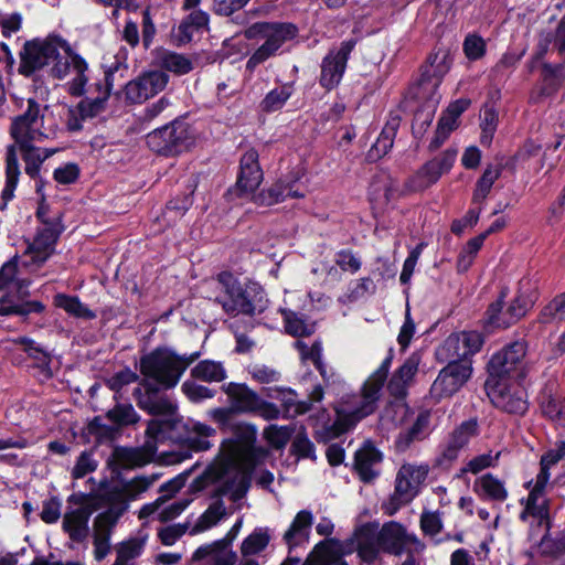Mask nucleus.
I'll list each match as a JSON object with an SVG mask.
<instances>
[{"label": "nucleus", "instance_id": "10", "mask_svg": "<svg viewBox=\"0 0 565 565\" xmlns=\"http://www.w3.org/2000/svg\"><path fill=\"white\" fill-rule=\"evenodd\" d=\"M58 40L60 36H47L45 40L28 41L20 53L19 72L30 76L44 67L49 71L60 52Z\"/></svg>", "mask_w": 565, "mask_h": 565}, {"label": "nucleus", "instance_id": "24", "mask_svg": "<svg viewBox=\"0 0 565 565\" xmlns=\"http://www.w3.org/2000/svg\"><path fill=\"white\" fill-rule=\"evenodd\" d=\"M422 356L418 352L412 353L391 377L387 390L396 399H403L407 387L418 371Z\"/></svg>", "mask_w": 565, "mask_h": 565}, {"label": "nucleus", "instance_id": "53", "mask_svg": "<svg viewBox=\"0 0 565 565\" xmlns=\"http://www.w3.org/2000/svg\"><path fill=\"white\" fill-rule=\"evenodd\" d=\"M430 70L427 71L433 77L440 81L450 70L451 57L450 54L445 50H438L431 53L427 60Z\"/></svg>", "mask_w": 565, "mask_h": 565}, {"label": "nucleus", "instance_id": "56", "mask_svg": "<svg viewBox=\"0 0 565 565\" xmlns=\"http://www.w3.org/2000/svg\"><path fill=\"white\" fill-rule=\"evenodd\" d=\"M113 457L120 468H134L145 463L141 451L134 448L117 447Z\"/></svg>", "mask_w": 565, "mask_h": 565}, {"label": "nucleus", "instance_id": "6", "mask_svg": "<svg viewBox=\"0 0 565 565\" xmlns=\"http://www.w3.org/2000/svg\"><path fill=\"white\" fill-rule=\"evenodd\" d=\"M222 391L237 414H256L266 420L279 417L280 411L275 404L263 399L244 383L230 382L222 386Z\"/></svg>", "mask_w": 565, "mask_h": 565}, {"label": "nucleus", "instance_id": "14", "mask_svg": "<svg viewBox=\"0 0 565 565\" xmlns=\"http://www.w3.org/2000/svg\"><path fill=\"white\" fill-rule=\"evenodd\" d=\"M472 366L470 361H449L439 372L430 387V394L436 399L449 397L457 393L471 377Z\"/></svg>", "mask_w": 565, "mask_h": 565}, {"label": "nucleus", "instance_id": "23", "mask_svg": "<svg viewBox=\"0 0 565 565\" xmlns=\"http://www.w3.org/2000/svg\"><path fill=\"white\" fill-rule=\"evenodd\" d=\"M263 180V171L258 164V153L247 150L241 159V171L236 182V191L242 195L252 194Z\"/></svg>", "mask_w": 565, "mask_h": 565}, {"label": "nucleus", "instance_id": "16", "mask_svg": "<svg viewBox=\"0 0 565 565\" xmlns=\"http://www.w3.org/2000/svg\"><path fill=\"white\" fill-rule=\"evenodd\" d=\"M456 157L457 151L448 149L438 157L426 162L412 178L408 179L406 182L407 190L412 192L423 191L436 183L444 173H447L451 169Z\"/></svg>", "mask_w": 565, "mask_h": 565}, {"label": "nucleus", "instance_id": "3", "mask_svg": "<svg viewBox=\"0 0 565 565\" xmlns=\"http://www.w3.org/2000/svg\"><path fill=\"white\" fill-rule=\"evenodd\" d=\"M391 363L392 358L387 356L364 382L361 396L352 404L345 403L337 408V418L333 424L335 436L352 429L361 419L375 412Z\"/></svg>", "mask_w": 565, "mask_h": 565}, {"label": "nucleus", "instance_id": "18", "mask_svg": "<svg viewBox=\"0 0 565 565\" xmlns=\"http://www.w3.org/2000/svg\"><path fill=\"white\" fill-rule=\"evenodd\" d=\"M140 385L134 391V396L138 406L151 415L173 416L177 413L178 405L168 396L158 395L161 387L151 382L141 381Z\"/></svg>", "mask_w": 565, "mask_h": 565}, {"label": "nucleus", "instance_id": "51", "mask_svg": "<svg viewBox=\"0 0 565 565\" xmlns=\"http://www.w3.org/2000/svg\"><path fill=\"white\" fill-rule=\"evenodd\" d=\"M238 415L230 405L227 407H216L207 412V416L218 425L224 431L236 433L239 425L234 422V416Z\"/></svg>", "mask_w": 565, "mask_h": 565}, {"label": "nucleus", "instance_id": "20", "mask_svg": "<svg viewBox=\"0 0 565 565\" xmlns=\"http://www.w3.org/2000/svg\"><path fill=\"white\" fill-rule=\"evenodd\" d=\"M94 509L87 503L68 507L63 515L62 529L70 540L84 543L90 534L89 520Z\"/></svg>", "mask_w": 565, "mask_h": 565}, {"label": "nucleus", "instance_id": "8", "mask_svg": "<svg viewBox=\"0 0 565 565\" xmlns=\"http://www.w3.org/2000/svg\"><path fill=\"white\" fill-rule=\"evenodd\" d=\"M193 137L184 121H173L147 135L148 147L158 154L174 156L190 148Z\"/></svg>", "mask_w": 565, "mask_h": 565}, {"label": "nucleus", "instance_id": "22", "mask_svg": "<svg viewBox=\"0 0 565 565\" xmlns=\"http://www.w3.org/2000/svg\"><path fill=\"white\" fill-rule=\"evenodd\" d=\"M118 522V513L102 512L93 523V544L94 557L96 561H103L110 552V535L114 526Z\"/></svg>", "mask_w": 565, "mask_h": 565}, {"label": "nucleus", "instance_id": "17", "mask_svg": "<svg viewBox=\"0 0 565 565\" xmlns=\"http://www.w3.org/2000/svg\"><path fill=\"white\" fill-rule=\"evenodd\" d=\"M355 42L353 40L344 41L338 50H332L323 58L321 64L320 84L327 89H332L341 82L349 55L351 54Z\"/></svg>", "mask_w": 565, "mask_h": 565}, {"label": "nucleus", "instance_id": "27", "mask_svg": "<svg viewBox=\"0 0 565 565\" xmlns=\"http://www.w3.org/2000/svg\"><path fill=\"white\" fill-rule=\"evenodd\" d=\"M277 395L269 394L270 397L281 399L285 412L288 416L305 414L311 409L313 403L321 402L323 398V388L316 385L309 394V401L299 402L297 394L291 390H276Z\"/></svg>", "mask_w": 565, "mask_h": 565}, {"label": "nucleus", "instance_id": "34", "mask_svg": "<svg viewBox=\"0 0 565 565\" xmlns=\"http://www.w3.org/2000/svg\"><path fill=\"white\" fill-rule=\"evenodd\" d=\"M226 541L218 540L209 545L200 546L193 554V559L212 556L214 565H234L237 555L233 551H225Z\"/></svg>", "mask_w": 565, "mask_h": 565}, {"label": "nucleus", "instance_id": "59", "mask_svg": "<svg viewBox=\"0 0 565 565\" xmlns=\"http://www.w3.org/2000/svg\"><path fill=\"white\" fill-rule=\"evenodd\" d=\"M529 309V301L523 296H518L513 299V301L509 305L507 310V317L504 319H500L495 321L501 326H512L516 321H519L523 316H525Z\"/></svg>", "mask_w": 565, "mask_h": 565}, {"label": "nucleus", "instance_id": "55", "mask_svg": "<svg viewBox=\"0 0 565 565\" xmlns=\"http://www.w3.org/2000/svg\"><path fill=\"white\" fill-rule=\"evenodd\" d=\"M157 480L152 476H138L131 480L125 481L121 487L124 488V495H127L130 501L136 500L140 494L146 492Z\"/></svg>", "mask_w": 565, "mask_h": 565}, {"label": "nucleus", "instance_id": "49", "mask_svg": "<svg viewBox=\"0 0 565 565\" xmlns=\"http://www.w3.org/2000/svg\"><path fill=\"white\" fill-rule=\"evenodd\" d=\"M294 93L291 84H286L270 90L262 102L265 111L271 113L279 110L286 104Z\"/></svg>", "mask_w": 565, "mask_h": 565}, {"label": "nucleus", "instance_id": "37", "mask_svg": "<svg viewBox=\"0 0 565 565\" xmlns=\"http://www.w3.org/2000/svg\"><path fill=\"white\" fill-rule=\"evenodd\" d=\"M398 125L399 120L396 117L392 118V120L386 124L375 143L367 152V158L370 160H377L388 152L393 146Z\"/></svg>", "mask_w": 565, "mask_h": 565}, {"label": "nucleus", "instance_id": "50", "mask_svg": "<svg viewBox=\"0 0 565 565\" xmlns=\"http://www.w3.org/2000/svg\"><path fill=\"white\" fill-rule=\"evenodd\" d=\"M17 263L15 260H9L0 268V290L6 289L11 284L15 285L18 288V292L26 296V288L29 286L28 280H15L17 277Z\"/></svg>", "mask_w": 565, "mask_h": 565}, {"label": "nucleus", "instance_id": "13", "mask_svg": "<svg viewBox=\"0 0 565 565\" xmlns=\"http://www.w3.org/2000/svg\"><path fill=\"white\" fill-rule=\"evenodd\" d=\"M62 231L61 224H46L40 227L23 253V265L30 268L42 266L55 252Z\"/></svg>", "mask_w": 565, "mask_h": 565}, {"label": "nucleus", "instance_id": "54", "mask_svg": "<svg viewBox=\"0 0 565 565\" xmlns=\"http://www.w3.org/2000/svg\"><path fill=\"white\" fill-rule=\"evenodd\" d=\"M106 416L110 422L118 426L132 425L139 420V415L136 413L131 404H117L107 412Z\"/></svg>", "mask_w": 565, "mask_h": 565}, {"label": "nucleus", "instance_id": "47", "mask_svg": "<svg viewBox=\"0 0 565 565\" xmlns=\"http://www.w3.org/2000/svg\"><path fill=\"white\" fill-rule=\"evenodd\" d=\"M44 305L40 301H26L23 303H17L12 301L10 296H3L0 299V315L1 316H28L32 312H42Z\"/></svg>", "mask_w": 565, "mask_h": 565}, {"label": "nucleus", "instance_id": "32", "mask_svg": "<svg viewBox=\"0 0 565 565\" xmlns=\"http://www.w3.org/2000/svg\"><path fill=\"white\" fill-rule=\"evenodd\" d=\"M408 423L411 426L401 431L396 440L397 447L402 450L408 448L413 441L423 440L428 435L430 414L420 412Z\"/></svg>", "mask_w": 565, "mask_h": 565}, {"label": "nucleus", "instance_id": "46", "mask_svg": "<svg viewBox=\"0 0 565 565\" xmlns=\"http://www.w3.org/2000/svg\"><path fill=\"white\" fill-rule=\"evenodd\" d=\"M186 428L190 434L195 435L194 437L189 438L191 448L198 451H202L212 447L209 438L216 435V430L213 427L200 422H190Z\"/></svg>", "mask_w": 565, "mask_h": 565}, {"label": "nucleus", "instance_id": "35", "mask_svg": "<svg viewBox=\"0 0 565 565\" xmlns=\"http://www.w3.org/2000/svg\"><path fill=\"white\" fill-rule=\"evenodd\" d=\"M147 535L130 537L116 545V561L113 565H131L130 562L141 555Z\"/></svg>", "mask_w": 565, "mask_h": 565}, {"label": "nucleus", "instance_id": "64", "mask_svg": "<svg viewBox=\"0 0 565 565\" xmlns=\"http://www.w3.org/2000/svg\"><path fill=\"white\" fill-rule=\"evenodd\" d=\"M498 125V115L492 108H486L481 118V137L480 141L483 146L491 143L493 134Z\"/></svg>", "mask_w": 565, "mask_h": 565}, {"label": "nucleus", "instance_id": "29", "mask_svg": "<svg viewBox=\"0 0 565 565\" xmlns=\"http://www.w3.org/2000/svg\"><path fill=\"white\" fill-rule=\"evenodd\" d=\"M313 524V515L309 510L299 511L288 530L285 532L282 540L291 550L309 542L311 526Z\"/></svg>", "mask_w": 565, "mask_h": 565}, {"label": "nucleus", "instance_id": "36", "mask_svg": "<svg viewBox=\"0 0 565 565\" xmlns=\"http://www.w3.org/2000/svg\"><path fill=\"white\" fill-rule=\"evenodd\" d=\"M60 52L57 53L56 60H54L53 65L49 70L50 76L55 79H66V72L72 70L73 63L71 60L74 56H81L76 53L70 43L64 39L60 38L58 45Z\"/></svg>", "mask_w": 565, "mask_h": 565}, {"label": "nucleus", "instance_id": "19", "mask_svg": "<svg viewBox=\"0 0 565 565\" xmlns=\"http://www.w3.org/2000/svg\"><path fill=\"white\" fill-rule=\"evenodd\" d=\"M483 337L478 331H461L450 334L443 347L451 361H470L468 358L480 351Z\"/></svg>", "mask_w": 565, "mask_h": 565}, {"label": "nucleus", "instance_id": "42", "mask_svg": "<svg viewBox=\"0 0 565 565\" xmlns=\"http://www.w3.org/2000/svg\"><path fill=\"white\" fill-rule=\"evenodd\" d=\"M340 558L337 544L327 540L318 543L305 565H331Z\"/></svg>", "mask_w": 565, "mask_h": 565}, {"label": "nucleus", "instance_id": "28", "mask_svg": "<svg viewBox=\"0 0 565 565\" xmlns=\"http://www.w3.org/2000/svg\"><path fill=\"white\" fill-rule=\"evenodd\" d=\"M382 454L366 444L355 452L354 468L363 482H371L380 475Z\"/></svg>", "mask_w": 565, "mask_h": 565}, {"label": "nucleus", "instance_id": "7", "mask_svg": "<svg viewBox=\"0 0 565 565\" xmlns=\"http://www.w3.org/2000/svg\"><path fill=\"white\" fill-rule=\"evenodd\" d=\"M525 355L526 343L524 341H514L503 347L491 356L488 363V380L523 379L527 372Z\"/></svg>", "mask_w": 565, "mask_h": 565}, {"label": "nucleus", "instance_id": "52", "mask_svg": "<svg viewBox=\"0 0 565 565\" xmlns=\"http://www.w3.org/2000/svg\"><path fill=\"white\" fill-rule=\"evenodd\" d=\"M286 331L294 337L310 335L315 331V326L308 323L305 319L294 311H284Z\"/></svg>", "mask_w": 565, "mask_h": 565}, {"label": "nucleus", "instance_id": "60", "mask_svg": "<svg viewBox=\"0 0 565 565\" xmlns=\"http://www.w3.org/2000/svg\"><path fill=\"white\" fill-rule=\"evenodd\" d=\"M541 320L544 323L565 320V292L556 296L544 307L541 313Z\"/></svg>", "mask_w": 565, "mask_h": 565}, {"label": "nucleus", "instance_id": "62", "mask_svg": "<svg viewBox=\"0 0 565 565\" xmlns=\"http://www.w3.org/2000/svg\"><path fill=\"white\" fill-rule=\"evenodd\" d=\"M292 429L288 426L270 425L264 430V437L275 448H282L290 439Z\"/></svg>", "mask_w": 565, "mask_h": 565}, {"label": "nucleus", "instance_id": "63", "mask_svg": "<svg viewBox=\"0 0 565 565\" xmlns=\"http://www.w3.org/2000/svg\"><path fill=\"white\" fill-rule=\"evenodd\" d=\"M184 395L193 403H200L202 401L214 397V391L198 384L193 381H185L181 386Z\"/></svg>", "mask_w": 565, "mask_h": 565}, {"label": "nucleus", "instance_id": "21", "mask_svg": "<svg viewBox=\"0 0 565 565\" xmlns=\"http://www.w3.org/2000/svg\"><path fill=\"white\" fill-rule=\"evenodd\" d=\"M376 541L381 550L395 555H399L408 544H413L416 551L424 550V544L416 536L406 534L404 527L394 522L382 527Z\"/></svg>", "mask_w": 565, "mask_h": 565}, {"label": "nucleus", "instance_id": "44", "mask_svg": "<svg viewBox=\"0 0 565 565\" xmlns=\"http://www.w3.org/2000/svg\"><path fill=\"white\" fill-rule=\"evenodd\" d=\"M295 347L298 350L301 360L311 361L319 370L321 376L326 381L330 380V376L327 373V369L322 363V344L320 341L316 340L311 345H308L305 341L297 340L295 342Z\"/></svg>", "mask_w": 565, "mask_h": 565}, {"label": "nucleus", "instance_id": "25", "mask_svg": "<svg viewBox=\"0 0 565 565\" xmlns=\"http://www.w3.org/2000/svg\"><path fill=\"white\" fill-rule=\"evenodd\" d=\"M223 309L231 315L244 313L253 316L256 312L263 311L262 303H256L252 300L246 291H243L239 286L226 287V298L218 300Z\"/></svg>", "mask_w": 565, "mask_h": 565}, {"label": "nucleus", "instance_id": "57", "mask_svg": "<svg viewBox=\"0 0 565 565\" xmlns=\"http://www.w3.org/2000/svg\"><path fill=\"white\" fill-rule=\"evenodd\" d=\"M374 290L375 285L371 278L364 277L354 280L349 285L348 292L343 296V302L356 301L366 295L373 294Z\"/></svg>", "mask_w": 565, "mask_h": 565}, {"label": "nucleus", "instance_id": "39", "mask_svg": "<svg viewBox=\"0 0 565 565\" xmlns=\"http://www.w3.org/2000/svg\"><path fill=\"white\" fill-rule=\"evenodd\" d=\"M541 409L545 417L559 426H565V396L544 393Z\"/></svg>", "mask_w": 565, "mask_h": 565}, {"label": "nucleus", "instance_id": "41", "mask_svg": "<svg viewBox=\"0 0 565 565\" xmlns=\"http://www.w3.org/2000/svg\"><path fill=\"white\" fill-rule=\"evenodd\" d=\"M54 305L75 318L85 320H92L96 318V313L92 311L86 305L81 302L77 297L67 296L65 294H57L54 297Z\"/></svg>", "mask_w": 565, "mask_h": 565}, {"label": "nucleus", "instance_id": "31", "mask_svg": "<svg viewBox=\"0 0 565 565\" xmlns=\"http://www.w3.org/2000/svg\"><path fill=\"white\" fill-rule=\"evenodd\" d=\"M473 491L480 499L489 501L503 502L509 497L504 481L492 473H484L477 478Z\"/></svg>", "mask_w": 565, "mask_h": 565}, {"label": "nucleus", "instance_id": "48", "mask_svg": "<svg viewBox=\"0 0 565 565\" xmlns=\"http://www.w3.org/2000/svg\"><path fill=\"white\" fill-rule=\"evenodd\" d=\"M501 457V451L492 452L489 451L487 454L478 455L470 460L461 468L460 472L463 473H472L477 475L484 469L494 468L498 466Z\"/></svg>", "mask_w": 565, "mask_h": 565}, {"label": "nucleus", "instance_id": "15", "mask_svg": "<svg viewBox=\"0 0 565 565\" xmlns=\"http://www.w3.org/2000/svg\"><path fill=\"white\" fill-rule=\"evenodd\" d=\"M169 76L162 71H149L129 81L125 88V99L130 104H141L162 92Z\"/></svg>", "mask_w": 565, "mask_h": 565}, {"label": "nucleus", "instance_id": "61", "mask_svg": "<svg viewBox=\"0 0 565 565\" xmlns=\"http://www.w3.org/2000/svg\"><path fill=\"white\" fill-rule=\"evenodd\" d=\"M385 416L397 425H405L414 417V413L403 399H396L386 407Z\"/></svg>", "mask_w": 565, "mask_h": 565}, {"label": "nucleus", "instance_id": "33", "mask_svg": "<svg viewBox=\"0 0 565 565\" xmlns=\"http://www.w3.org/2000/svg\"><path fill=\"white\" fill-rule=\"evenodd\" d=\"M73 63L72 70L66 72L67 81V92L72 96H82L85 93V86L89 79L88 76V64L82 56H74L71 60Z\"/></svg>", "mask_w": 565, "mask_h": 565}, {"label": "nucleus", "instance_id": "43", "mask_svg": "<svg viewBox=\"0 0 565 565\" xmlns=\"http://www.w3.org/2000/svg\"><path fill=\"white\" fill-rule=\"evenodd\" d=\"M191 376L203 382H221L226 379V371L221 362L204 360L191 370Z\"/></svg>", "mask_w": 565, "mask_h": 565}, {"label": "nucleus", "instance_id": "45", "mask_svg": "<svg viewBox=\"0 0 565 565\" xmlns=\"http://www.w3.org/2000/svg\"><path fill=\"white\" fill-rule=\"evenodd\" d=\"M270 542V534L266 527L255 529L241 545L242 556H254L262 553Z\"/></svg>", "mask_w": 565, "mask_h": 565}, {"label": "nucleus", "instance_id": "4", "mask_svg": "<svg viewBox=\"0 0 565 565\" xmlns=\"http://www.w3.org/2000/svg\"><path fill=\"white\" fill-rule=\"evenodd\" d=\"M199 356V352L180 355L170 349H156L140 360L142 381L151 382L164 390L172 388Z\"/></svg>", "mask_w": 565, "mask_h": 565}, {"label": "nucleus", "instance_id": "26", "mask_svg": "<svg viewBox=\"0 0 565 565\" xmlns=\"http://www.w3.org/2000/svg\"><path fill=\"white\" fill-rule=\"evenodd\" d=\"M111 88V74L106 73L104 79L95 84L97 96H88L76 105L85 118L92 119L106 110Z\"/></svg>", "mask_w": 565, "mask_h": 565}, {"label": "nucleus", "instance_id": "30", "mask_svg": "<svg viewBox=\"0 0 565 565\" xmlns=\"http://www.w3.org/2000/svg\"><path fill=\"white\" fill-rule=\"evenodd\" d=\"M530 516L534 518L537 521L539 525H545L546 533L541 540V545H543L547 539V533L550 530V508L546 494L535 493L531 491L529 492V495L525 500V507L522 513L520 514V519L526 522Z\"/></svg>", "mask_w": 565, "mask_h": 565}, {"label": "nucleus", "instance_id": "38", "mask_svg": "<svg viewBox=\"0 0 565 565\" xmlns=\"http://www.w3.org/2000/svg\"><path fill=\"white\" fill-rule=\"evenodd\" d=\"M25 162V173L36 179L42 163L54 153V150L39 148L34 145L28 147H19Z\"/></svg>", "mask_w": 565, "mask_h": 565}, {"label": "nucleus", "instance_id": "5", "mask_svg": "<svg viewBox=\"0 0 565 565\" xmlns=\"http://www.w3.org/2000/svg\"><path fill=\"white\" fill-rule=\"evenodd\" d=\"M297 35V28L291 23L260 22L245 31L247 39H263L264 43L252 54L246 68L253 71L257 65L274 56L281 45Z\"/></svg>", "mask_w": 565, "mask_h": 565}, {"label": "nucleus", "instance_id": "58", "mask_svg": "<svg viewBox=\"0 0 565 565\" xmlns=\"http://www.w3.org/2000/svg\"><path fill=\"white\" fill-rule=\"evenodd\" d=\"M98 467V461L94 458L92 450H84L77 457L76 462L71 471L73 479H82L86 475L94 472Z\"/></svg>", "mask_w": 565, "mask_h": 565}, {"label": "nucleus", "instance_id": "2", "mask_svg": "<svg viewBox=\"0 0 565 565\" xmlns=\"http://www.w3.org/2000/svg\"><path fill=\"white\" fill-rule=\"evenodd\" d=\"M45 111L46 106L41 105L34 99H28V107L21 115L12 119L10 127V135L14 139V145L7 147L6 153V188L2 195L4 199L13 196V191L17 188L20 166L17 156L18 147H28L34 142H41L47 139L53 130L45 126Z\"/></svg>", "mask_w": 565, "mask_h": 565}, {"label": "nucleus", "instance_id": "9", "mask_svg": "<svg viewBox=\"0 0 565 565\" xmlns=\"http://www.w3.org/2000/svg\"><path fill=\"white\" fill-rule=\"evenodd\" d=\"M429 472L428 465L404 463L395 479L394 493L390 499V514L411 502L418 493Z\"/></svg>", "mask_w": 565, "mask_h": 565}, {"label": "nucleus", "instance_id": "11", "mask_svg": "<svg viewBox=\"0 0 565 565\" xmlns=\"http://www.w3.org/2000/svg\"><path fill=\"white\" fill-rule=\"evenodd\" d=\"M486 390L497 408L510 414H523L527 409L526 392L518 381L487 380Z\"/></svg>", "mask_w": 565, "mask_h": 565}, {"label": "nucleus", "instance_id": "40", "mask_svg": "<svg viewBox=\"0 0 565 565\" xmlns=\"http://www.w3.org/2000/svg\"><path fill=\"white\" fill-rule=\"evenodd\" d=\"M159 65L175 75H184L193 70L192 61L183 54L162 51L158 55Z\"/></svg>", "mask_w": 565, "mask_h": 565}, {"label": "nucleus", "instance_id": "12", "mask_svg": "<svg viewBox=\"0 0 565 565\" xmlns=\"http://www.w3.org/2000/svg\"><path fill=\"white\" fill-rule=\"evenodd\" d=\"M479 433L477 418H469L457 425L444 439L440 446V454L436 460L437 465L443 467L451 466L458 459L460 451L468 447Z\"/></svg>", "mask_w": 565, "mask_h": 565}, {"label": "nucleus", "instance_id": "1", "mask_svg": "<svg viewBox=\"0 0 565 565\" xmlns=\"http://www.w3.org/2000/svg\"><path fill=\"white\" fill-rule=\"evenodd\" d=\"M266 451L255 448L248 441L228 439L220 449L216 461L192 482V489L203 490L209 483L221 482L207 509L191 527L192 535L207 531L226 518L227 510L221 499L228 495L234 502L243 499L248 490L250 475L266 457Z\"/></svg>", "mask_w": 565, "mask_h": 565}]
</instances>
